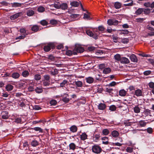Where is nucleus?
<instances>
[{
  "instance_id": "nucleus-2",
  "label": "nucleus",
  "mask_w": 154,
  "mask_h": 154,
  "mask_svg": "<svg viewBox=\"0 0 154 154\" xmlns=\"http://www.w3.org/2000/svg\"><path fill=\"white\" fill-rule=\"evenodd\" d=\"M92 150L93 153L98 154L101 152L102 150L100 146L97 144H95L92 146Z\"/></svg>"
},
{
  "instance_id": "nucleus-19",
  "label": "nucleus",
  "mask_w": 154,
  "mask_h": 154,
  "mask_svg": "<svg viewBox=\"0 0 154 154\" xmlns=\"http://www.w3.org/2000/svg\"><path fill=\"white\" fill-rule=\"evenodd\" d=\"M119 95L121 96H125L127 94V91L124 89H122L119 92Z\"/></svg>"
},
{
  "instance_id": "nucleus-40",
  "label": "nucleus",
  "mask_w": 154,
  "mask_h": 154,
  "mask_svg": "<svg viewBox=\"0 0 154 154\" xmlns=\"http://www.w3.org/2000/svg\"><path fill=\"white\" fill-rule=\"evenodd\" d=\"M41 79V76L39 74H36L34 76V79L37 81Z\"/></svg>"
},
{
  "instance_id": "nucleus-50",
  "label": "nucleus",
  "mask_w": 154,
  "mask_h": 154,
  "mask_svg": "<svg viewBox=\"0 0 154 154\" xmlns=\"http://www.w3.org/2000/svg\"><path fill=\"white\" fill-rule=\"evenodd\" d=\"M106 66V65L104 63L100 64L99 65V68L102 70L105 68Z\"/></svg>"
},
{
  "instance_id": "nucleus-5",
  "label": "nucleus",
  "mask_w": 154,
  "mask_h": 154,
  "mask_svg": "<svg viewBox=\"0 0 154 154\" xmlns=\"http://www.w3.org/2000/svg\"><path fill=\"white\" fill-rule=\"evenodd\" d=\"M74 49L75 50L76 54H77V53H81L83 52L84 50V48L80 46H76Z\"/></svg>"
},
{
  "instance_id": "nucleus-37",
  "label": "nucleus",
  "mask_w": 154,
  "mask_h": 154,
  "mask_svg": "<svg viewBox=\"0 0 154 154\" xmlns=\"http://www.w3.org/2000/svg\"><path fill=\"white\" fill-rule=\"evenodd\" d=\"M33 130H35V131H38L40 133H42L43 132L42 129L40 127H35L33 128Z\"/></svg>"
},
{
  "instance_id": "nucleus-21",
  "label": "nucleus",
  "mask_w": 154,
  "mask_h": 154,
  "mask_svg": "<svg viewBox=\"0 0 154 154\" xmlns=\"http://www.w3.org/2000/svg\"><path fill=\"white\" fill-rule=\"evenodd\" d=\"M85 79H86L87 82L89 84L92 83L94 81L93 78L91 77L86 78Z\"/></svg>"
},
{
  "instance_id": "nucleus-55",
  "label": "nucleus",
  "mask_w": 154,
  "mask_h": 154,
  "mask_svg": "<svg viewBox=\"0 0 154 154\" xmlns=\"http://www.w3.org/2000/svg\"><path fill=\"white\" fill-rule=\"evenodd\" d=\"M57 69H54L53 71L51 72V74L52 75H54L57 74Z\"/></svg>"
},
{
  "instance_id": "nucleus-46",
  "label": "nucleus",
  "mask_w": 154,
  "mask_h": 154,
  "mask_svg": "<svg viewBox=\"0 0 154 154\" xmlns=\"http://www.w3.org/2000/svg\"><path fill=\"white\" fill-rule=\"evenodd\" d=\"M60 4L59 2H57L54 4V7L57 9H59L60 7Z\"/></svg>"
},
{
  "instance_id": "nucleus-41",
  "label": "nucleus",
  "mask_w": 154,
  "mask_h": 154,
  "mask_svg": "<svg viewBox=\"0 0 154 154\" xmlns=\"http://www.w3.org/2000/svg\"><path fill=\"white\" fill-rule=\"evenodd\" d=\"M133 148L132 147H128L126 149V151L129 153H131L133 152Z\"/></svg>"
},
{
  "instance_id": "nucleus-23",
  "label": "nucleus",
  "mask_w": 154,
  "mask_h": 154,
  "mask_svg": "<svg viewBox=\"0 0 154 154\" xmlns=\"http://www.w3.org/2000/svg\"><path fill=\"white\" fill-rule=\"evenodd\" d=\"M68 8V5L66 3H63L60 4V7L62 10H66Z\"/></svg>"
},
{
  "instance_id": "nucleus-11",
  "label": "nucleus",
  "mask_w": 154,
  "mask_h": 154,
  "mask_svg": "<svg viewBox=\"0 0 154 154\" xmlns=\"http://www.w3.org/2000/svg\"><path fill=\"white\" fill-rule=\"evenodd\" d=\"M84 18L86 20H89L91 19L90 14L89 12H86L84 14Z\"/></svg>"
},
{
  "instance_id": "nucleus-54",
  "label": "nucleus",
  "mask_w": 154,
  "mask_h": 154,
  "mask_svg": "<svg viewBox=\"0 0 154 154\" xmlns=\"http://www.w3.org/2000/svg\"><path fill=\"white\" fill-rule=\"evenodd\" d=\"M44 79L45 81H50V77L49 75H45L44 76Z\"/></svg>"
},
{
  "instance_id": "nucleus-63",
  "label": "nucleus",
  "mask_w": 154,
  "mask_h": 154,
  "mask_svg": "<svg viewBox=\"0 0 154 154\" xmlns=\"http://www.w3.org/2000/svg\"><path fill=\"white\" fill-rule=\"evenodd\" d=\"M112 38L114 40V42H116L117 40L119 39V38L118 37L114 35L112 36Z\"/></svg>"
},
{
  "instance_id": "nucleus-45",
  "label": "nucleus",
  "mask_w": 154,
  "mask_h": 154,
  "mask_svg": "<svg viewBox=\"0 0 154 154\" xmlns=\"http://www.w3.org/2000/svg\"><path fill=\"white\" fill-rule=\"evenodd\" d=\"M27 35L26 34H23L22 35L20 36L17 37L16 38V39L17 40L18 39H24L26 36V35Z\"/></svg>"
},
{
  "instance_id": "nucleus-42",
  "label": "nucleus",
  "mask_w": 154,
  "mask_h": 154,
  "mask_svg": "<svg viewBox=\"0 0 154 154\" xmlns=\"http://www.w3.org/2000/svg\"><path fill=\"white\" fill-rule=\"evenodd\" d=\"M43 84L44 86H48L50 84V81H47L43 80Z\"/></svg>"
},
{
  "instance_id": "nucleus-39",
  "label": "nucleus",
  "mask_w": 154,
  "mask_h": 154,
  "mask_svg": "<svg viewBox=\"0 0 154 154\" xmlns=\"http://www.w3.org/2000/svg\"><path fill=\"white\" fill-rule=\"evenodd\" d=\"M29 74V73L28 71L26 70H25L22 73V75L24 77H27Z\"/></svg>"
},
{
  "instance_id": "nucleus-9",
  "label": "nucleus",
  "mask_w": 154,
  "mask_h": 154,
  "mask_svg": "<svg viewBox=\"0 0 154 154\" xmlns=\"http://www.w3.org/2000/svg\"><path fill=\"white\" fill-rule=\"evenodd\" d=\"M88 136L86 134L85 132H84L80 135V138L81 140L84 141L88 139Z\"/></svg>"
},
{
  "instance_id": "nucleus-49",
  "label": "nucleus",
  "mask_w": 154,
  "mask_h": 154,
  "mask_svg": "<svg viewBox=\"0 0 154 154\" xmlns=\"http://www.w3.org/2000/svg\"><path fill=\"white\" fill-rule=\"evenodd\" d=\"M34 14V12L33 10H29L27 12V15L28 16H32Z\"/></svg>"
},
{
  "instance_id": "nucleus-14",
  "label": "nucleus",
  "mask_w": 154,
  "mask_h": 154,
  "mask_svg": "<svg viewBox=\"0 0 154 154\" xmlns=\"http://www.w3.org/2000/svg\"><path fill=\"white\" fill-rule=\"evenodd\" d=\"M69 129L71 132L73 133H75L77 132L78 128L76 126L73 125Z\"/></svg>"
},
{
  "instance_id": "nucleus-60",
  "label": "nucleus",
  "mask_w": 154,
  "mask_h": 154,
  "mask_svg": "<svg viewBox=\"0 0 154 154\" xmlns=\"http://www.w3.org/2000/svg\"><path fill=\"white\" fill-rule=\"evenodd\" d=\"M50 23L52 25L56 24L57 23V21L55 19H52L50 20Z\"/></svg>"
},
{
  "instance_id": "nucleus-32",
  "label": "nucleus",
  "mask_w": 154,
  "mask_h": 154,
  "mask_svg": "<svg viewBox=\"0 0 154 154\" xmlns=\"http://www.w3.org/2000/svg\"><path fill=\"white\" fill-rule=\"evenodd\" d=\"M75 83L76 85L78 87H81L82 86V82L81 81H75Z\"/></svg>"
},
{
  "instance_id": "nucleus-17",
  "label": "nucleus",
  "mask_w": 154,
  "mask_h": 154,
  "mask_svg": "<svg viewBox=\"0 0 154 154\" xmlns=\"http://www.w3.org/2000/svg\"><path fill=\"white\" fill-rule=\"evenodd\" d=\"M111 135L113 137L116 138L119 136V133L117 131L114 130L112 132Z\"/></svg>"
},
{
  "instance_id": "nucleus-6",
  "label": "nucleus",
  "mask_w": 154,
  "mask_h": 154,
  "mask_svg": "<svg viewBox=\"0 0 154 154\" xmlns=\"http://www.w3.org/2000/svg\"><path fill=\"white\" fill-rule=\"evenodd\" d=\"M2 118L3 119H6L9 117L8 113L6 111H3L2 112Z\"/></svg>"
},
{
  "instance_id": "nucleus-31",
  "label": "nucleus",
  "mask_w": 154,
  "mask_h": 154,
  "mask_svg": "<svg viewBox=\"0 0 154 154\" xmlns=\"http://www.w3.org/2000/svg\"><path fill=\"white\" fill-rule=\"evenodd\" d=\"M69 149L74 150L76 147V145L74 143H71L69 144Z\"/></svg>"
},
{
  "instance_id": "nucleus-3",
  "label": "nucleus",
  "mask_w": 154,
  "mask_h": 154,
  "mask_svg": "<svg viewBox=\"0 0 154 154\" xmlns=\"http://www.w3.org/2000/svg\"><path fill=\"white\" fill-rule=\"evenodd\" d=\"M54 45L52 42L49 43L47 45L44 47V50L46 52H48L51 50V48L54 49Z\"/></svg>"
},
{
  "instance_id": "nucleus-28",
  "label": "nucleus",
  "mask_w": 154,
  "mask_h": 154,
  "mask_svg": "<svg viewBox=\"0 0 154 154\" xmlns=\"http://www.w3.org/2000/svg\"><path fill=\"white\" fill-rule=\"evenodd\" d=\"M5 88L7 91H10L13 90V86L10 84H8L6 86Z\"/></svg>"
},
{
  "instance_id": "nucleus-47",
  "label": "nucleus",
  "mask_w": 154,
  "mask_h": 154,
  "mask_svg": "<svg viewBox=\"0 0 154 154\" xmlns=\"http://www.w3.org/2000/svg\"><path fill=\"white\" fill-rule=\"evenodd\" d=\"M144 131H146L149 134H151L153 132L152 129L151 128H148L146 129H145Z\"/></svg>"
},
{
  "instance_id": "nucleus-1",
  "label": "nucleus",
  "mask_w": 154,
  "mask_h": 154,
  "mask_svg": "<svg viewBox=\"0 0 154 154\" xmlns=\"http://www.w3.org/2000/svg\"><path fill=\"white\" fill-rule=\"evenodd\" d=\"M70 5H71L70 8H79L81 10H85L83 8L81 2L79 0L76 1L70 0L69 1Z\"/></svg>"
},
{
  "instance_id": "nucleus-10",
  "label": "nucleus",
  "mask_w": 154,
  "mask_h": 154,
  "mask_svg": "<svg viewBox=\"0 0 154 154\" xmlns=\"http://www.w3.org/2000/svg\"><path fill=\"white\" fill-rule=\"evenodd\" d=\"M149 122H146L144 120H140L138 123V125L141 127H144Z\"/></svg>"
},
{
  "instance_id": "nucleus-56",
  "label": "nucleus",
  "mask_w": 154,
  "mask_h": 154,
  "mask_svg": "<svg viewBox=\"0 0 154 154\" xmlns=\"http://www.w3.org/2000/svg\"><path fill=\"white\" fill-rule=\"evenodd\" d=\"M143 5L146 8H150L151 3L149 2H145L144 3Z\"/></svg>"
},
{
  "instance_id": "nucleus-57",
  "label": "nucleus",
  "mask_w": 154,
  "mask_h": 154,
  "mask_svg": "<svg viewBox=\"0 0 154 154\" xmlns=\"http://www.w3.org/2000/svg\"><path fill=\"white\" fill-rule=\"evenodd\" d=\"M86 34L89 36H90L92 37V35H93V33L92 31L89 30H87L86 32Z\"/></svg>"
},
{
  "instance_id": "nucleus-64",
  "label": "nucleus",
  "mask_w": 154,
  "mask_h": 154,
  "mask_svg": "<svg viewBox=\"0 0 154 154\" xmlns=\"http://www.w3.org/2000/svg\"><path fill=\"white\" fill-rule=\"evenodd\" d=\"M151 71L150 70H147L145 71L144 72V75H147L150 74Z\"/></svg>"
},
{
  "instance_id": "nucleus-29",
  "label": "nucleus",
  "mask_w": 154,
  "mask_h": 154,
  "mask_svg": "<svg viewBox=\"0 0 154 154\" xmlns=\"http://www.w3.org/2000/svg\"><path fill=\"white\" fill-rule=\"evenodd\" d=\"M27 84L35 86L36 83L33 82L32 80H27L25 82Z\"/></svg>"
},
{
  "instance_id": "nucleus-52",
  "label": "nucleus",
  "mask_w": 154,
  "mask_h": 154,
  "mask_svg": "<svg viewBox=\"0 0 154 154\" xmlns=\"http://www.w3.org/2000/svg\"><path fill=\"white\" fill-rule=\"evenodd\" d=\"M57 103V102L55 100H52L50 101V103L51 105H55Z\"/></svg>"
},
{
  "instance_id": "nucleus-36",
  "label": "nucleus",
  "mask_w": 154,
  "mask_h": 154,
  "mask_svg": "<svg viewBox=\"0 0 154 154\" xmlns=\"http://www.w3.org/2000/svg\"><path fill=\"white\" fill-rule=\"evenodd\" d=\"M114 57L115 59L117 61H120L121 57L120 54H117L114 56Z\"/></svg>"
},
{
  "instance_id": "nucleus-58",
  "label": "nucleus",
  "mask_w": 154,
  "mask_h": 154,
  "mask_svg": "<svg viewBox=\"0 0 154 154\" xmlns=\"http://www.w3.org/2000/svg\"><path fill=\"white\" fill-rule=\"evenodd\" d=\"M21 5V4L20 3L14 2L12 5V6L14 7H18L20 6Z\"/></svg>"
},
{
  "instance_id": "nucleus-13",
  "label": "nucleus",
  "mask_w": 154,
  "mask_h": 154,
  "mask_svg": "<svg viewBox=\"0 0 154 154\" xmlns=\"http://www.w3.org/2000/svg\"><path fill=\"white\" fill-rule=\"evenodd\" d=\"M122 6V4L118 2H117L114 3V6L116 9L120 8Z\"/></svg>"
},
{
  "instance_id": "nucleus-12",
  "label": "nucleus",
  "mask_w": 154,
  "mask_h": 154,
  "mask_svg": "<svg viewBox=\"0 0 154 154\" xmlns=\"http://www.w3.org/2000/svg\"><path fill=\"white\" fill-rule=\"evenodd\" d=\"M130 58L131 61L134 62H137L138 60L136 56L134 54L131 55L130 56Z\"/></svg>"
},
{
  "instance_id": "nucleus-27",
  "label": "nucleus",
  "mask_w": 154,
  "mask_h": 154,
  "mask_svg": "<svg viewBox=\"0 0 154 154\" xmlns=\"http://www.w3.org/2000/svg\"><path fill=\"white\" fill-rule=\"evenodd\" d=\"M106 105L104 103H100L98 106V109L100 110H103L106 108Z\"/></svg>"
},
{
  "instance_id": "nucleus-53",
  "label": "nucleus",
  "mask_w": 154,
  "mask_h": 154,
  "mask_svg": "<svg viewBox=\"0 0 154 154\" xmlns=\"http://www.w3.org/2000/svg\"><path fill=\"white\" fill-rule=\"evenodd\" d=\"M109 109L111 111H114L116 109V107L115 106L112 105L110 106Z\"/></svg>"
},
{
  "instance_id": "nucleus-38",
  "label": "nucleus",
  "mask_w": 154,
  "mask_h": 154,
  "mask_svg": "<svg viewBox=\"0 0 154 154\" xmlns=\"http://www.w3.org/2000/svg\"><path fill=\"white\" fill-rule=\"evenodd\" d=\"M35 92L38 93H40L43 91V89L42 88L37 87L35 89Z\"/></svg>"
},
{
  "instance_id": "nucleus-8",
  "label": "nucleus",
  "mask_w": 154,
  "mask_h": 154,
  "mask_svg": "<svg viewBox=\"0 0 154 154\" xmlns=\"http://www.w3.org/2000/svg\"><path fill=\"white\" fill-rule=\"evenodd\" d=\"M120 62L123 64H128L130 63L129 60L125 57H122Z\"/></svg>"
},
{
  "instance_id": "nucleus-30",
  "label": "nucleus",
  "mask_w": 154,
  "mask_h": 154,
  "mask_svg": "<svg viewBox=\"0 0 154 154\" xmlns=\"http://www.w3.org/2000/svg\"><path fill=\"white\" fill-rule=\"evenodd\" d=\"M20 74L18 72H14L12 74L11 77L14 79H17L20 76Z\"/></svg>"
},
{
  "instance_id": "nucleus-4",
  "label": "nucleus",
  "mask_w": 154,
  "mask_h": 154,
  "mask_svg": "<svg viewBox=\"0 0 154 154\" xmlns=\"http://www.w3.org/2000/svg\"><path fill=\"white\" fill-rule=\"evenodd\" d=\"M107 23L109 26H116L118 24L119 21L115 19H109L107 20Z\"/></svg>"
},
{
  "instance_id": "nucleus-15",
  "label": "nucleus",
  "mask_w": 154,
  "mask_h": 154,
  "mask_svg": "<svg viewBox=\"0 0 154 154\" xmlns=\"http://www.w3.org/2000/svg\"><path fill=\"white\" fill-rule=\"evenodd\" d=\"M31 29L32 31L34 32H36L40 30L39 29L38 26L37 25H34L31 28Z\"/></svg>"
},
{
  "instance_id": "nucleus-7",
  "label": "nucleus",
  "mask_w": 154,
  "mask_h": 154,
  "mask_svg": "<svg viewBox=\"0 0 154 154\" xmlns=\"http://www.w3.org/2000/svg\"><path fill=\"white\" fill-rule=\"evenodd\" d=\"M75 50L74 49L72 51L70 50H67L66 52V54L68 56H71L72 55H76V52Z\"/></svg>"
},
{
  "instance_id": "nucleus-48",
  "label": "nucleus",
  "mask_w": 154,
  "mask_h": 154,
  "mask_svg": "<svg viewBox=\"0 0 154 154\" xmlns=\"http://www.w3.org/2000/svg\"><path fill=\"white\" fill-rule=\"evenodd\" d=\"M121 42L124 44H127L129 42V39L128 38H124L122 39Z\"/></svg>"
},
{
  "instance_id": "nucleus-16",
  "label": "nucleus",
  "mask_w": 154,
  "mask_h": 154,
  "mask_svg": "<svg viewBox=\"0 0 154 154\" xmlns=\"http://www.w3.org/2000/svg\"><path fill=\"white\" fill-rule=\"evenodd\" d=\"M130 2L128 4H124L122 6V7H123L124 6H133V2L132 0H128V1H126L125 2Z\"/></svg>"
},
{
  "instance_id": "nucleus-22",
  "label": "nucleus",
  "mask_w": 154,
  "mask_h": 154,
  "mask_svg": "<svg viewBox=\"0 0 154 154\" xmlns=\"http://www.w3.org/2000/svg\"><path fill=\"white\" fill-rule=\"evenodd\" d=\"M135 94L137 97H139L142 96V92L140 89H137L135 92Z\"/></svg>"
},
{
  "instance_id": "nucleus-18",
  "label": "nucleus",
  "mask_w": 154,
  "mask_h": 154,
  "mask_svg": "<svg viewBox=\"0 0 154 154\" xmlns=\"http://www.w3.org/2000/svg\"><path fill=\"white\" fill-rule=\"evenodd\" d=\"M111 71V69L109 67H106L104 68L103 70V73L105 74L109 73Z\"/></svg>"
},
{
  "instance_id": "nucleus-34",
  "label": "nucleus",
  "mask_w": 154,
  "mask_h": 154,
  "mask_svg": "<svg viewBox=\"0 0 154 154\" xmlns=\"http://www.w3.org/2000/svg\"><path fill=\"white\" fill-rule=\"evenodd\" d=\"M105 91L108 92L110 95L112 96L113 93L112 92L113 91V89L112 88H106L105 89Z\"/></svg>"
},
{
  "instance_id": "nucleus-35",
  "label": "nucleus",
  "mask_w": 154,
  "mask_h": 154,
  "mask_svg": "<svg viewBox=\"0 0 154 154\" xmlns=\"http://www.w3.org/2000/svg\"><path fill=\"white\" fill-rule=\"evenodd\" d=\"M102 132L103 135H107L109 134V131L108 129H104L103 130Z\"/></svg>"
},
{
  "instance_id": "nucleus-61",
  "label": "nucleus",
  "mask_w": 154,
  "mask_h": 154,
  "mask_svg": "<svg viewBox=\"0 0 154 154\" xmlns=\"http://www.w3.org/2000/svg\"><path fill=\"white\" fill-rule=\"evenodd\" d=\"M129 32L127 29L122 30H121V33L122 34H128Z\"/></svg>"
},
{
  "instance_id": "nucleus-20",
  "label": "nucleus",
  "mask_w": 154,
  "mask_h": 154,
  "mask_svg": "<svg viewBox=\"0 0 154 154\" xmlns=\"http://www.w3.org/2000/svg\"><path fill=\"white\" fill-rule=\"evenodd\" d=\"M21 14L20 13H18L15 14L11 16L10 17V18L11 20H14L19 17L20 15Z\"/></svg>"
},
{
  "instance_id": "nucleus-33",
  "label": "nucleus",
  "mask_w": 154,
  "mask_h": 154,
  "mask_svg": "<svg viewBox=\"0 0 154 154\" xmlns=\"http://www.w3.org/2000/svg\"><path fill=\"white\" fill-rule=\"evenodd\" d=\"M134 112L135 113H138L140 112V109L137 105L134 107Z\"/></svg>"
},
{
  "instance_id": "nucleus-43",
  "label": "nucleus",
  "mask_w": 154,
  "mask_h": 154,
  "mask_svg": "<svg viewBox=\"0 0 154 154\" xmlns=\"http://www.w3.org/2000/svg\"><path fill=\"white\" fill-rule=\"evenodd\" d=\"M26 84L25 83L23 82H20L18 83V86L20 88H22L25 86Z\"/></svg>"
},
{
  "instance_id": "nucleus-24",
  "label": "nucleus",
  "mask_w": 154,
  "mask_h": 154,
  "mask_svg": "<svg viewBox=\"0 0 154 154\" xmlns=\"http://www.w3.org/2000/svg\"><path fill=\"white\" fill-rule=\"evenodd\" d=\"M102 140H104L105 141H103L102 143L103 144H108L109 143V142L108 141V137H104L102 138Z\"/></svg>"
},
{
  "instance_id": "nucleus-59",
  "label": "nucleus",
  "mask_w": 154,
  "mask_h": 154,
  "mask_svg": "<svg viewBox=\"0 0 154 154\" xmlns=\"http://www.w3.org/2000/svg\"><path fill=\"white\" fill-rule=\"evenodd\" d=\"M62 100L64 102L68 103L69 100V98L66 97H63L62 98Z\"/></svg>"
},
{
  "instance_id": "nucleus-26",
  "label": "nucleus",
  "mask_w": 154,
  "mask_h": 154,
  "mask_svg": "<svg viewBox=\"0 0 154 154\" xmlns=\"http://www.w3.org/2000/svg\"><path fill=\"white\" fill-rule=\"evenodd\" d=\"M38 142L35 140H33L31 142V145L32 146L35 147L38 145Z\"/></svg>"
},
{
  "instance_id": "nucleus-25",
  "label": "nucleus",
  "mask_w": 154,
  "mask_h": 154,
  "mask_svg": "<svg viewBox=\"0 0 154 154\" xmlns=\"http://www.w3.org/2000/svg\"><path fill=\"white\" fill-rule=\"evenodd\" d=\"M68 82L67 80H64L60 84V86L61 87H64L65 85H68Z\"/></svg>"
},
{
  "instance_id": "nucleus-51",
  "label": "nucleus",
  "mask_w": 154,
  "mask_h": 154,
  "mask_svg": "<svg viewBox=\"0 0 154 154\" xmlns=\"http://www.w3.org/2000/svg\"><path fill=\"white\" fill-rule=\"evenodd\" d=\"M40 24L43 26H46L48 25V23L45 20H43L40 21Z\"/></svg>"
},
{
  "instance_id": "nucleus-44",
  "label": "nucleus",
  "mask_w": 154,
  "mask_h": 154,
  "mask_svg": "<svg viewBox=\"0 0 154 154\" xmlns=\"http://www.w3.org/2000/svg\"><path fill=\"white\" fill-rule=\"evenodd\" d=\"M98 30L100 32H104L105 30V28L102 26H100L98 27Z\"/></svg>"
},
{
  "instance_id": "nucleus-62",
  "label": "nucleus",
  "mask_w": 154,
  "mask_h": 154,
  "mask_svg": "<svg viewBox=\"0 0 154 154\" xmlns=\"http://www.w3.org/2000/svg\"><path fill=\"white\" fill-rule=\"evenodd\" d=\"M149 87L151 88H154V83L152 82H151L149 83Z\"/></svg>"
}]
</instances>
